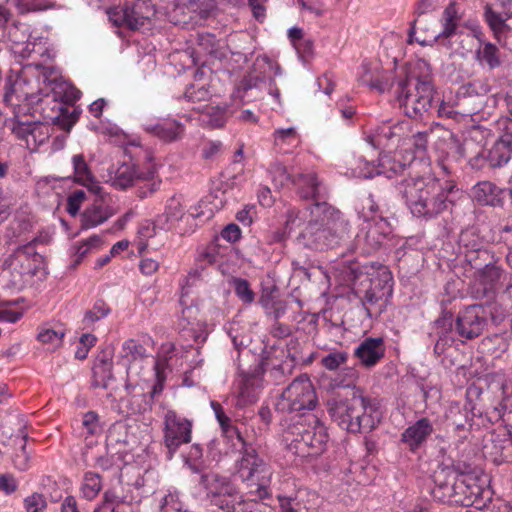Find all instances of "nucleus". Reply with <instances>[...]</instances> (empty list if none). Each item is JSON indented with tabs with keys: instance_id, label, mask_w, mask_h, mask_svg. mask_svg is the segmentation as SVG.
<instances>
[{
	"instance_id": "1",
	"label": "nucleus",
	"mask_w": 512,
	"mask_h": 512,
	"mask_svg": "<svg viewBox=\"0 0 512 512\" xmlns=\"http://www.w3.org/2000/svg\"><path fill=\"white\" fill-rule=\"evenodd\" d=\"M311 219L298 236L303 246L314 250L333 249L349 243L347 223L341 212L327 202H317L311 208Z\"/></svg>"
},
{
	"instance_id": "2",
	"label": "nucleus",
	"mask_w": 512,
	"mask_h": 512,
	"mask_svg": "<svg viewBox=\"0 0 512 512\" xmlns=\"http://www.w3.org/2000/svg\"><path fill=\"white\" fill-rule=\"evenodd\" d=\"M334 387L342 388L329 400V413L334 422L351 433L370 432L379 422L372 413H367L368 401L351 383L335 380ZM370 412L372 408L369 407Z\"/></svg>"
},
{
	"instance_id": "3",
	"label": "nucleus",
	"mask_w": 512,
	"mask_h": 512,
	"mask_svg": "<svg viewBox=\"0 0 512 512\" xmlns=\"http://www.w3.org/2000/svg\"><path fill=\"white\" fill-rule=\"evenodd\" d=\"M397 190L411 213L417 217L432 218L452 204L448 194L454 186L443 187L435 180L426 181L423 177L402 179L397 184Z\"/></svg>"
},
{
	"instance_id": "4",
	"label": "nucleus",
	"mask_w": 512,
	"mask_h": 512,
	"mask_svg": "<svg viewBox=\"0 0 512 512\" xmlns=\"http://www.w3.org/2000/svg\"><path fill=\"white\" fill-rule=\"evenodd\" d=\"M308 424L295 422L284 432L288 448L300 457H318L327 447L328 434L320 420L312 414L307 416Z\"/></svg>"
},
{
	"instance_id": "5",
	"label": "nucleus",
	"mask_w": 512,
	"mask_h": 512,
	"mask_svg": "<svg viewBox=\"0 0 512 512\" xmlns=\"http://www.w3.org/2000/svg\"><path fill=\"white\" fill-rule=\"evenodd\" d=\"M397 93L400 107L411 119H423L434 103L435 91L431 80L412 72L399 82Z\"/></svg>"
},
{
	"instance_id": "6",
	"label": "nucleus",
	"mask_w": 512,
	"mask_h": 512,
	"mask_svg": "<svg viewBox=\"0 0 512 512\" xmlns=\"http://www.w3.org/2000/svg\"><path fill=\"white\" fill-rule=\"evenodd\" d=\"M317 405V395L307 374L295 378L282 392L276 408L282 412L313 410Z\"/></svg>"
},
{
	"instance_id": "7",
	"label": "nucleus",
	"mask_w": 512,
	"mask_h": 512,
	"mask_svg": "<svg viewBox=\"0 0 512 512\" xmlns=\"http://www.w3.org/2000/svg\"><path fill=\"white\" fill-rule=\"evenodd\" d=\"M242 457L238 461L237 473L242 481L251 482L257 486V492L260 498L267 495L265 487L266 480L271 476L270 466L267 461L259 455L256 446L246 444V447L239 449Z\"/></svg>"
},
{
	"instance_id": "8",
	"label": "nucleus",
	"mask_w": 512,
	"mask_h": 512,
	"mask_svg": "<svg viewBox=\"0 0 512 512\" xmlns=\"http://www.w3.org/2000/svg\"><path fill=\"white\" fill-rule=\"evenodd\" d=\"M107 14L115 26L139 30L151 24L156 10L151 0H136L130 5L109 8Z\"/></svg>"
},
{
	"instance_id": "9",
	"label": "nucleus",
	"mask_w": 512,
	"mask_h": 512,
	"mask_svg": "<svg viewBox=\"0 0 512 512\" xmlns=\"http://www.w3.org/2000/svg\"><path fill=\"white\" fill-rule=\"evenodd\" d=\"M353 173L357 177L371 178L374 175L384 174L387 178L402 176L403 179L410 177H419L412 174L411 163H403L396 157L384 155L379 158L378 165L374 161L366 159L364 154H359L355 159Z\"/></svg>"
},
{
	"instance_id": "10",
	"label": "nucleus",
	"mask_w": 512,
	"mask_h": 512,
	"mask_svg": "<svg viewBox=\"0 0 512 512\" xmlns=\"http://www.w3.org/2000/svg\"><path fill=\"white\" fill-rule=\"evenodd\" d=\"M488 325L487 308L482 305H470L460 311L454 323V330L465 340H473L483 334Z\"/></svg>"
},
{
	"instance_id": "11",
	"label": "nucleus",
	"mask_w": 512,
	"mask_h": 512,
	"mask_svg": "<svg viewBox=\"0 0 512 512\" xmlns=\"http://www.w3.org/2000/svg\"><path fill=\"white\" fill-rule=\"evenodd\" d=\"M164 444L167 457L171 459L182 444L191 441L192 422L180 417L173 410H168L164 417Z\"/></svg>"
},
{
	"instance_id": "12",
	"label": "nucleus",
	"mask_w": 512,
	"mask_h": 512,
	"mask_svg": "<svg viewBox=\"0 0 512 512\" xmlns=\"http://www.w3.org/2000/svg\"><path fill=\"white\" fill-rule=\"evenodd\" d=\"M199 484L206 491V496L211 504L219 508H227V500L231 498H240V493L235 485L225 476L218 473H203Z\"/></svg>"
},
{
	"instance_id": "13",
	"label": "nucleus",
	"mask_w": 512,
	"mask_h": 512,
	"mask_svg": "<svg viewBox=\"0 0 512 512\" xmlns=\"http://www.w3.org/2000/svg\"><path fill=\"white\" fill-rule=\"evenodd\" d=\"M275 171L278 173L281 184L284 181H290L297 188V193L301 198L313 199L315 201L314 204L326 202L324 200L326 196L325 188L315 173H299L292 176L287 172L286 167L282 165H277Z\"/></svg>"
},
{
	"instance_id": "14",
	"label": "nucleus",
	"mask_w": 512,
	"mask_h": 512,
	"mask_svg": "<svg viewBox=\"0 0 512 512\" xmlns=\"http://www.w3.org/2000/svg\"><path fill=\"white\" fill-rule=\"evenodd\" d=\"M156 170L154 167H148L146 171H140L134 163H122L115 169H111V185L117 189H127L139 181H148L154 178Z\"/></svg>"
},
{
	"instance_id": "15",
	"label": "nucleus",
	"mask_w": 512,
	"mask_h": 512,
	"mask_svg": "<svg viewBox=\"0 0 512 512\" xmlns=\"http://www.w3.org/2000/svg\"><path fill=\"white\" fill-rule=\"evenodd\" d=\"M36 242L37 239H33L24 245L18 246L13 253L4 260V268L27 271L35 276L37 264L41 260V255L37 253L35 248Z\"/></svg>"
},
{
	"instance_id": "16",
	"label": "nucleus",
	"mask_w": 512,
	"mask_h": 512,
	"mask_svg": "<svg viewBox=\"0 0 512 512\" xmlns=\"http://www.w3.org/2000/svg\"><path fill=\"white\" fill-rule=\"evenodd\" d=\"M452 503L465 507L475 506L482 508L484 490L473 476H460L457 478Z\"/></svg>"
},
{
	"instance_id": "17",
	"label": "nucleus",
	"mask_w": 512,
	"mask_h": 512,
	"mask_svg": "<svg viewBox=\"0 0 512 512\" xmlns=\"http://www.w3.org/2000/svg\"><path fill=\"white\" fill-rule=\"evenodd\" d=\"M113 362H112V354L106 351H103L99 354L94 362L92 372H93V387H101L103 389L110 390L107 394V397L113 398V393L116 392L120 384L117 379L114 377L112 373Z\"/></svg>"
},
{
	"instance_id": "18",
	"label": "nucleus",
	"mask_w": 512,
	"mask_h": 512,
	"mask_svg": "<svg viewBox=\"0 0 512 512\" xmlns=\"http://www.w3.org/2000/svg\"><path fill=\"white\" fill-rule=\"evenodd\" d=\"M512 158V134L501 136L485 153L479 154L470 160L472 167H479V162L485 160L489 167L499 168Z\"/></svg>"
},
{
	"instance_id": "19",
	"label": "nucleus",
	"mask_w": 512,
	"mask_h": 512,
	"mask_svg": "<svg viewBox=\"0 0 512 512\" xmlns=\"http://www.w3.org/2000/svg\"><path fill=\"white\" fill-rule=\"evenodd\" d=\"M486 103V95L480 93L473 83L460 87L456 95V108L461 116H472L479 113Z\"/></svg>"
},
{
	"instance_id": "20",
	"label": "nucleus",
	"mask_w": 512,
	"mask_h": 512,
	"mask_svg": "<svg viewBox=\"0 0 512 512\" xmlns=\"http://www.w3.org/2000/svg\"><path fill=\"white\" fill-rule=\"evenodd\" d=\"M457 478L450 467L439 468L433 475L432 496L442 503H452Z\"/></svg>"
},
{
	"instance_id": "21",
	"label": "nucleus",
	"mask_w": 512,
	"mask_h": 512,
	"mask_svg": "<svg viewBox=\"0 0 512 512\" xmlns=\"http://www.w3.org/2000/svg\"><path fill=\"white\" fill-rule=\"evenodd\" d=\"M355 357L365 367H372L385 355V345L382 338H365L355 349Z\"/></svg>"
},
{
	"instance_id": "22",
	"label": "nucleus",
	"mask_w": 512,
	"mask_h": 512,
	"mask_svg": "<svg viewBox=\"0 0 512 512\" xmlns=\"http://www.w3.org/2000/svg\"><path fill=\"white\" fill-rule=\"evenodd\" d=\"M505 192L490 181H481L472 187L471 196L480 205L497 207L503 205Z\"/></svg>"
},
{
	"instance_id": "23",
	"label": "nucleus",
	"mask_w": 512,
	"mask_h": 512,
	"mask_svg": "<svg viewBox=\"0 0 512 512\" xmlns=\"http://www.w3.org/2000/svg\"><path fill=\"white\" fill-rule=\"evenodd\" d=\"M433 432V426L429 419L421 418L409 426L401 435V440L410 450L419 448L428 436Z\"/></svg>"
},
{
	"instance_id": "24",
	"label": "nucleus",
	"mask_w": 512,
	"mask_h": 512,
	"mask_svg": "<svg viewBox=\"0 0 512 512\" xmlns=\"http://www.w3.org/2000/svg\"><path fill=\"white\" fill-rule=\"evenodd\" d=\"M51 85V93L47 94L43 101L48 102L50 99L54 101L55 107L53 109H57L58 104H64L65 106L74 104L81 96L80 90L67 81L53 80Z\"/></svg>"
},
{
	"instance_id": "25",
	"label": "nucleus",
	"mask_w": 512,
	"mask_h": 512,
	"mask_svg": "<svg viewBox=\"0 0 512 512\" xmlns=\"http://www.w3.org/2000/svg\"><path fill=\"white\" fill-rule=\"evenodd\" d=\"M483 285L484 296H491L507 280V273L497 265V262L491 263L476 275Z\"/></svg>"
},
{
	"instance_id": "26",
	"label": "nucleus",
	"mask_w": 512,
	"mask_h": 512,
	"mask_svg": "<svg viewBox=\"0 0 512 512\" xmlns=\"http://www.w3.org/2000/svg\"><path fill=\"white\" fill-rule=\"evenodd\" d=\"M464 260L471 269L475 270V275H477L491 263L498 262V257L487 248L480 247L467 250Z\"/></svg>"
},
{
	"instance_id": "27",
	"label": "nucleus",
	"mask_w": 512,
	"mask_h": 512,
	"mask_svg": "<svg viewBox=\"0 0 512 512\" xmlns=\"http://www.w3.org/2000/svg\"><path fill=\"white\" fill-rule=\"evenodd\" d=\"M363 73L360 76L362 84L376 89L379 93H383L391 88V83L387 75L379 70L378 67H371L369 64H363Z\"/></svg>"
},
{
	"instance_id": "28",
	"label": "nucleus",
	"mask_w": 512,
	"mask_h": 512,
	"mask_svg": "<svg viewBox=\"0 0 512 512\" xmlns=\"http://www.w3.org/2000/svg\"><path fill=\"white\" fill-rule=\"evenodd\" d=\"M81 114V109L73 104L65 106L58 104L55 115L50 116L53 124L58 125L65 131H70L72 126L77 122Z\"/></svg>"
},
{
	"instance_id": "29",
	"label": "nucleus",
	"mask_w": 512,
	"mask_h": 512,
	"mask_svg": "<svg viewBox=\"0 0 512 512\" xmlns=\"http://www.w3.org/2000/svg\"><path fill=\"white\" fill-rule=\"evenodd\" d=\"M114 213L111 207L94 203L82 214V227L87 229L98 226L113 216Z\"/></svg>"
},
{
	"instance_id": "30",
	"label": "nucleus",
	"mask_w": 512,
	"mask_h": 512,
	"mask_svg": "<svg viewBox=\"0 0 512 512\" xmlns=\"http://www.w3.org/2000/svg\"><path fill=\"white\" fill-rule=\"evenodd\" d=\"M401 130V127L395 125H383L376 129L374 136H368L367 137V145L365 147L361 148V154H364L367 149H372L375 151V149L384 144V141H389L394 138H400L399 131Z\"/></svg>"
},
{
	"instance_id": "31",
	"label": "nucleus",
	"mask_w": 512,
	"mask_h": 512,
	"mask_svg": "<svg viewBox=\"0 0 512 512\" xmlns=\"http://www.w3.org/2000/svg\"><path fill=\"white\" fill-rule=\"evenodd\" d=\"M264 83L265 81L258 76H254L251 74L245 76L237 86V96L243 102H249L252 99H256L259 96L261 85Z\"/></svg>"
},
{
	"instance_id": "32",
	"label": "nucleus",
	"mask_w": 512,
	"mask_h": 512,
	"mask_svg": "<svg viewBox=\"0 0 512 512\" xmlns=\"http://www.w3.org/2000/svg\"><path fill=\"white\" fill-rule=\"evenodd\" d=\"M124 387L128 394L130 395L129 404H130V412L132 414H141L152 408V400L151 396L147 393L138 391L136 387H131L127 381L124 383Z\"/></svg>"
},
{
	"instance_id": "33",
	"label": "nucleus",
	"mask_w": 512,
	"mask_h": 512,
	"mask_svg": "<svg viewBox=\"0 0 512 512\" xmlns=\"http://www.w3.org/2000/svg\"><path fill=\"white\" fill-rule=\"evenodd\" d=\"M148 131H151L154 135L165 142H173L182 138L184 128L182 124L177 121H170L164 124H158L148 128Z\"/></svg>"
},
{
	"instance_id": "34",
	"label": "nucleus",
	"mask_w": 512,
	"mask_h": 512,
	"mask_svg": "<svg viewBox=\"0 0 512 512\" xmlns=\"http://www.w3.org/2000/svg\"><path fill=\"white\" fill-rule=\"evenodd\" d=\"M476 59L481 65L493 70L501 65L499 49L496 45L486 42L476 51Z\"/></svg>"
},
{
	"instance_id": "35",
	"label": "nucleus",
	"mask_w": 512,
	"mask_h": 512,
	"mask_svg": "<svg viewBox=\"0 0 512 512\" xmlns=\"http://www.w3.org/2000/svg\"><path fill=\"white\" fill-rule=\"evenodd\" d=\"M360 300L367 316L370 318L380 316L384 312L387 302L381 295L376 294L369 288L365 291L364 296L361 297Z\"/></svg>"
},
{
	"instance_id": "36",
	"label": "nucleus",
	"mask_w": 512,
	"mask_h": 512,
	"mask_svg": "<svg viewBox=\"0 0 512 512\" xmlns=\"http://www.w3.org/2000/svg\"><path fill=\"white\" fill-rule=\"evenodd\" d=\"M273 139L275 147L284 152H288L290 148L296 147L300 141L294 127L275 130Z\"/></svg>"
},
{
	"instance_id": "37",
	"label": "nucleus",
	"mask_w": 512,
	"mask_h": 512,
	"mask_svg": "<svg viewBox=\"0 0 512 512\" xmlns=\"http://www.w3.org/2000/svg\"><path fill=\"white\" fill-rule=\"evenodd\" d=\"M292 368L293 364L288 362L273 364L268 356L262 357L260 362L261 371L263 373L268 371L270 377H272L276 383H280L284 379L286 372L291 373Z\"/></svg>"
},
{
	"instance_id": "38",
	"label": "nucleus",
	"mask_w": 512,
	"mask_h": 512,
	"mask_svg": "<svg viewBox=\"0 0 512 512\" xmlns=\"http://www.w3.org/2000/svg\"><path fill=\"white\" fill-rule=\"evenodd\" d=\"M484 18L490 29L493 31L494 36L499 39L500 35L507 28L506 21L509 18L502 13L494 11L490 4H486L484 8Z\"/></svg>"
},
{
	"instance_id": "39",
	"label": "nucleus",
	"mask_w": 512,
	"mask_h": 512,
	"mask_svg": "<svg viewBox=\"0 0 512 512\" xmlns=\"http://www.w3.org/2000/svg\"><path fill=\"white\" fill-rule=\"evenodd\" d=\"M8 275L5 276V284L4 287L9 290H22L26 287L29 281L34 277V275L28 273L27 271L22 270H13L12 268H5Z\"/></svg>"
},
{
	"instance_id": "40",
	"label": "nucleus",
	"mask_w": 512,
	"mask_h": 512,
	"mask_svg": "<svg viewBox=\"0 0 512 512\" xmlns=\"http://www.w3.org/2000/svg\"><path fill=\"white\" fill-rule=\"evenodd\" d=\"M443 30L437 36H435V39L439 37L448 38L452 36L457 28V22H458V15L456 10L455 2H451L444 10L443 13Z\"/></svg>"
},
{
	"instance_id": "41",
	"label": "nucleus",
	"mask_w": 512,
	"mask_h": 512,
	"mask_svg": "<svg viewBox=\"0 0 512 512\" xmlns=\"http://www.w3.org/2000/svg\"><path fill=\"white\" fill-rule=\"evenodd\" d=\"M392 277L389 272H383L381 275L370 280L369 289L387 301L392 296Z\"/></svg>"
},
{
	"instance_id": "42",
	"label": "nucleus",
	"mask_w": 512,
	"mask_h": 512,
	"mask_svg": "<svg viewBox=\"0 0 512 512\" xmlns=\"http://www.w3.org/2000/svg\"><path fill=\"white\" fill-rule=\"evenodd\" d=\"M230 285L234 289L237 297L244 303L250 304L255 299V293L250 288L249 282L243 278L233 277L230 280Z\"/></svg>"
},
{
	"instance_id": "43",
	"label": "nucleus",
	"mask_w": 512,
	"mask_h": 512,
	"mask_svg": "<svg viewBox=\"0 0 512 512\" xmlns=\"http://www.w3.org/2000/svg\"><path fill=\"white\" fill-rule=\"evenodd\" d=\"M72 164L74 168L75 181L77 183H87L92 180V172L84 159L82 154H77L72 157Z\"/></svg>"
},
{
	"instance_id": "44",
	"label": "nucleus",
	"mask_w": 512,
	"mask_h": 512,
	"mask_svg": "<svg viewBox=\"0 0 512 512\" xmlns=\"http://www.w3.org/2000/svg\"><path fill=\"white\" fill-rule=\"evenodd\" d=\"M111 312L108 304L103 300H97L90 310H87L83 317V322L86 325L93 324L100 319L106 317Z\"/></svg>"
},
{
	"instance_id": "45",
	"label": "nucleus",
	"mask_w": 512,
	"mask_h": 512,
	"mask_svg": "<svg viewBox=\"0 0 512 512\" xmlns=\"http://www.w3.org/2000/svg\"><path fill=\"white\" fill-rule=\"evenodd\" d=\"M145 356V348L133 339L125 341L122 345L121 357L126 359L129 365L132 361Z\"/></svg>"
},
{
	"instance_id": "46",
	"label": "nucleus",
	"mask_w": 512,
	"mask_h": 512,
	"mask_svg": "<svg viewBox=\"0 0 512 512\" xmlns=\"http://www.w3.org/2000/svg\"><path fill=\"white\" fill-rule=\"evenodd\" d=\"M215 262V255L210 252H202L196 259L194 267L188 272V280H197L201 277L202 272L207 266Z\"/></svg>"
},
{
	"instance_id": "47",
	"label": "nucleus",
	"mask_w": 512,
	"mask_h": 512,
	"mask_svg": "<svg viewBox=\"0 0 512 512\" xmlns=\"http://www.w3.org/2000/svg\"><path fill=\"white\" fill-rule=\"evenodd\" d=\"M386 236V233L383 232L378 225L369 227L365 234V243L368 252L380 249L386 240Z\"/></svg>"
},
{
	"instance_id": "48",
	"label": "nucleus",
	"mask_w": 512,
	"mask_h": 512,
	"mask_svg": "<svg viewBox=\"0 0 512 512\" xmlns=\"http://www.w3.org/2000/svg\"><path fill=\"white\" fill-rule=\"evenodd\" d=\"M102 488L101 478L99 474L88 472L84 477L82 492L87 499H93L98 495Z\"/></svg>"
},
{
	"instance_id": "49",
	"label": "nucleus",
	"mask_w": 512,
	"mask_h": 512,
	"mask_svg": "<svg viewBox=\"0 0 512 512\" xmlns=\"http://www.w3.org/2000/svg\"><path fill=\"white\" fill-rule=\"evenodd\" d=\"M83 457L87 463L94 462L95 466H98L103 470H108L113 464L112 458L109 457L107 453H94V449L91 448H87L85 451H83Z\"/></svg>"
},
{
	"instance_id": "50",
	"label": "nucleus",
	"mask_w": 512,
	"mask_h": 512,
	"mask_svg": "<svg viewBox=\"0 0 512 512\" xmlns=\"http://www.w3.org/2000/svg\"><path fill=\"white\" fill-rule=\"evenodd\" d=\"M348 359V354L343 351H336L329 353L322 358V365L328 370H337L341 365L345 364Z\"/></svg>"
},
{
	"instance_id": "51",
	"label": "nucleus",
	"mask_w": 512,
	"mask_h": 512,
	"mask_svg": "<svg viewBox=\"0 0 512 512\" xmlns=\"http://www.w3.org/2000/svg\"><path fill=\"white\" fill-rule=\"evenodd\" d=\"M197 44L205 53L217 56L219 43L214 35L208 33L198 34Z\"/></svg>"
},
{
	"instance_id": "52",
	"label": "nucleus",
	"mask_w": 512,
	"mask_h": 512,
	"mask_svg": "<svg viewBox=\"0 0 512 512\" xmlns=\"http://www.w3.org/2000/svg\"><path fill=\"white\" fill-rule=\"evenodd\" d=\"M209 97L210 92L204 86L196 88L194 85H191L186 89L184 93V99L193 104L207 101Z\"/></svg>"
},
{
	"instance_id": "53",
	"label": "nucleus",
	"mask_w": 512,
	"mask_h": 512,
	"mask_svg": "<svg viewBox=\"0 0 512 512\" xmlns=\"http://www.w3.org/2000/svg\"><path fill=\"white\" fill-rule=\"evenodd\" d=\"M26 512H43L47 506L45 497L42 494L34 493L24 500Z\"/></svg>"
},
{
	"instance_id": "54",
	"label": "nucleus",
	"mask_w": 512,
	"mask_h": 512,
	"mask_svg": "<svg viewBox=\"0 0 512 512\" xmlns=\"http://www.w3.org/2000/svg\"><path fill=\"white\" fill-rule=\"evenodd\" d=\"M85 197L86 194L83 190H76L68 196L66 210L71 216L78 214Z\"/></svg>"
},
{
	"instance_id": "55",
	"label": "nucleus",
	"mask_w": 512,
	"mask_h": 512,
	"mask_svg": "<svg viewBox=\"0 0 512 512\" xmlns=\"http://www.w3.org/2000/svg\"><path fill=\"white\" fill-rule=\"evenodd\" d=\"M21 87V83L15 81L13 82L11 78H8L5 84V93H4V101L9 105H18L14 100H20V96L18 95V90Z\"/></svg>"
},
{
	"instance_id": "56",
	"label": "nucleus",
	"mask_w": 512,
	"mask_h": 512,
	"mask_svg": "<svg viewBox=\"0 0 512 512\" xmlns=\"http://www.w3.org/2000/svg\"><path fill=\"white\" fill-rule=\"evenodd\" d=\"M63 337V331H55L53 329H45L38 334L39 341L55 344V347H59L62 344Z\"/></svg>"
},
{
	"instance_id": "57",
	"label": "nucleus",
	"mask_w": 512,
	"mask_h": 512,
	"mask_svg": "<svg viewBox=\"0 0 512 512\" xmlns=\"http://www.w3.org/2000/svg\"><path fill=\"white\" fill-rule=\"evenodd\" d=\"M488 319L494 326H500L507 318V313L504 308L499 305L488 306Z\"/></svg>"
},
{
	"instance_id": "58",
	"label": "nucleus",
	"mask_w": 512,
	"mask_h": 512,
	"mask_svg": "<svg viewBox=\"0 0 512 512\" xmlns=\"http://www.w3.org/2000/svg\"><path fill=\"white\" fill-rule=\"evenodd\" d=\"M500 237L508 247L509 251L506 255V260L512 268V224H507L500 229Z\"/></svg>"
},
{
	"instance_id": "59",
	"label": "nucleus",
	"mask_w": 512,
	"mask_h": 512,
	"mask_svg": "<svg viewBox=\"0 0 512 512\" xmlns=\"http://www.w3.org/2000/svg\"><path fill=\"white\" fill-rule=\"evenodd\" d=\"M82 425L87 430L88 434H95L99 429V417L97 413L93 411L85 413L83 416Z\"/></svg>"
},
{
	"instance_id": "60",
	"label": "nucleus",
	"mask_w": 512,
	"mask_h": 512,
	"mask_svg": "<svg viewBox=\"0 0 512 512\" xmlns=\"http://www.w3.org/2000/svg\"><path fill=\"white\" fill-rule=\"evenodd\" d=\"M227 504L229 507L221 508L224 512H252L248 508V503L242 500V496L240 498H231L227 500Z\"/></svg>"
},
{
	"instance_id": "61",
	"label": "nucleus",
	"mask_w": 512,
	"mask_h": 512,
	"mask_svg": "<svg viewBox=\"0 0 512 512\" xmlns=\"http://www.w3.org/2000/svg\"><path fill=\"white\" fill-rule=\"evenodd\" d=\"M0 490L11 494L17 490V482L11 474H0Z\"/></svg>"
},
{
	"instance_id": "62",
	"label": "nucleus",
	"mask_w": 512,
	"mask_h": 512,
	"mask_svg": "<svg viewBox=\"0 0 512 512\" xmlns=\"http://www.w3.org/2000/svg\"><path fill=\"white\" fill-rule=\"evenodd\" d=\"M276 286H270V287H263L261 297H260V303L263 307H274L276 304L274 302V293L277 292Z\"/></svg>"
},
{
	"instance_id": "63",
	"label": "nucleus",
	"mask_w": 512,
	"mask_h": 512,
	"mask_svg": "<svg viewBox=\"0 0 512 512\" xmlns=\"http://www.w3.org/2000/svg\"><path fill=\"white\" fill-rule=\"evenodd\" d=\"M428 136L429 133L427 131L418 132L412 137V145L414 146L417 152H424L427 149L428 145Z\"/></svg>"
},
{
	"instance_id": "64",
	"label": "nucleus",
	"mask_w": 512,
	"mask_h": 512,
	"mask_svg": "<svg viewBox=\"0 0 512 512\" xmlns=\"http://www.w3.org/2000/svg\"><path fill=\"white\" fill-rule=\"evenodd\" d=\"M222 147L220 141H209L202 150V156L206 160L213 159L217 155Z\"/></svg>"
}]
</instances>
